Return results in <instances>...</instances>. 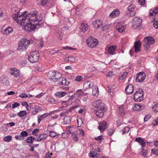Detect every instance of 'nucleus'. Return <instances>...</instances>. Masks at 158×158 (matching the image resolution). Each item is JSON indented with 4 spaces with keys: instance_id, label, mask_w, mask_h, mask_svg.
<instances>
[{
    "instance_id": "052dcab7",
    "label": "nucleus",
    "mask_w": 158,
    "mask_h": 158,
    "mask_svg": "<svg viewBox=\"0 0 158 158\" xmlns=\"http://www.w3.org/2000/svg\"><path fill=\"white\" fill-rule=\"evenodd\" d=\"M127 74L128 73L127 72H125L123 74H122L121 75V78H122V79H124L126 78Z\"/></svg>"
},
{
    "instance_id": "4be33fe9",
    "label": "nucleus",
    "mask_w": 158,
    "mask_h": 158,
    "mask_svg": "<svg viewBox=\"0 0 158 158\" xmlns=\"http://www.w3.org/2000/svg\"><path fill=\"white\" fill-rule=\"evenodd\" d=\"M66 94L65 92H57L54 94V95L57 98H61L65 96Z\"/></svg>"
},
{
    "instance_id": "1a4fd4ad",
    "label": "nucleus",
    "mask_w": 158,
    "mask_h": 158,
    "mask_svg": "<svg viewBox=\"0 0 158 158\" xmlns=\"http://www.w3.org/2000/svg\"><path fill=\"white\" fill-rule=\"evenodd\" d=\"M142 22L141 19L137 17H135L132 21V27L134 29H136L141 25Z\"/></svg>"
},
{
    "instance_id": "a18cd8bd",
    "label": "nucleus",
    "mask_w": 158,
    "mask_h": 158,
    "mask_svg": "<svg viewBox=\"0 0 158 158\" xmlns=\"http://www.w3.org/2000/svg\"><path fill=\"white\" fill-rule=\"evenodd\" d=\"M152 153L156 156H158V149L156 148L155 149H151Z\"/></svg>"
},
{
    "instance_id": "9b49d317",
    "label": "nucleus",
    "mask_w": 158,
    "mask_h": 158,
    "mask_svg": "<svg viewBox=\"0 0 158 158\" xmlns=\"http://www.w3.org/2000/svg\"><path fill=\"white\" fill-rule=\"evenodd\" d=\"M40 17V15H39L38 13L35 10L31 11L30 13L27 15V20H32L33 19V17H35V18H38V17Z\"/></svg>"
},
{
    "instance_id": "a211bd4d",
    "label": "nucleus",
    "mask_w": 158,
    "mask_h": 158,
    "mask_svg": "<svg viewBox=\"0 0 158 158\" xmlns=\"http://www.w3.org/2000/svg\"><path fill=\"white\" fill-rule=\"evenodd\" d=\"M116 28L117 30L120 32H122L125 30L126 28L125 25L121 24L120 23H118L116 26Z\"/></svg>"
},
{
    "instance_id": "bb28decb",
    "label": "nucleus",
    "mask_w": 158,
    "mask_h": 158,
    "mask_svg": "<svg viewBox=\"0 0 158 158\" xmlns=\"http://www.w3.org/2000/svg\"><path fill=\"white\" fill-rule=\"evenodd\" d=\"M149 13L150 15L151 16L158 15V7L156 8L153 10H150Z\"/></svg>"
},
{
    "instance_id": "423d86ee",
    "label": "nucleus",
    "mask_w": 158,
    "mask_h": 158,
    "mask_svg": "<svg viewBox=\"0 0 158 158\" xmlns=\"http://www.w3.org/2000/svg\"><path fill=\"white\" fill-rule=\"evenodd\" d=\"M154 42L153 38L151 37H147L143 40L144 49L148 50L150 48V45L153 44Z\"/></svg>"
},
{
    "instance_id": "a19ab883",
    "label": "nucleus",
    "mask_w": 158,
    "mask_h": 158,
    "mask_svg": "<svg viewBox=\"0 0 158 158\" xmlns=\"http://www.w3.org/2000/svg\"><path fill=\"white\" fill-rule=\"evenodd\" d=\"M20 135L23 138H24L28 135V134L26 131H23L21 132Z\"/></svg>"
},
{
    "instance_id": "9d476101",
    "label": "nucleus",
    "mask_w": 158,
    "mask_h": 158,
    "mask_svg": "<svg viewBox=\"0 0 158 158\" xmlns=\"http://www.w3.org/2000/svg\"><path fill=\"white\" fill-rule=\"evenodd\" d=\"M33 19L32 20H27L28 22L31 23V24H34L36 26H39L43 23L42 17H39L38 18L33 17Z\"/></svg>"
},
{
    "instance_id": "58836bf2",
    "label": "nucleus",
    "mask_w": 158,
    "mask_h": 158,
    "mask_svg": "<svg viewBox=\"0 0 158 158\" xmlns=\"http://www.w3.org/2000/svg\"><path fill=\"white\" fill-rule=\"evenodd\" d=\"M12 139V136L11 135H8L5 137L3 138V140L4 141L6 142H9Z\"/></svg>"
},
{
    "instance_id": "412c9836",
    "label": "nucleus",
    "mask_w": 158,
    "mask_h": 158,
    "mask_svg": "<svg viewBox=\"0 0 158 158\" xmlns=\"http://www.w3.org/2000/svg\"><path fill=\"white\" fill-rule=\"evenodd\" d=\"M120 14L119 11L118 9L114 10L110 15L109 16L110 17L114 18L116 16L119 15Z\"/></svg>"
},
{
    "instance_id": "c9c22d12",
    "label": "nucleus",
    "mask_w": 158,
    "mask_h": 158,
    "mask_svg": "<svg viewBox=\"0 0 158 158\" xmlns=\"http://www.w3.org/2000/svg\"><path fill=\"white\" fill-rule=\"evenodd\" d=\"M135 7L134 4H131L127 8V9L130 12H132L134 10H135Z\"/></svg>"
},
{
    "instance_id": "3c124183",
    "label": "nucleus",
    "mask_w": 158,
    "mask_h": 158,
    "mask_svg": "<svg viewBox=\"0 0 158 158\" xmlns=\"http://www.w3.org/2000/svg\"><path fill=\"white\" fill-rule=\"evenodd\" d=\"M56 132L51 131L50 132L49 136L51 137H54L56 136Z\"/></svg>"
},
{
    "instance_id": "8fccbe9b",
    "label": "nucleus",
    "mask_w": 158,
    "mask_h": 158,
    "mask_svg": "<svg viewBox=\"0 0 158 158\" xmlns=\"http://www.w3.org/2000/svg\"><path fill=\"white\" fill-rule=\"evenodd\" d=\"M119 112L123 115L124 113V107L123 106H122L119 107Z\"/></svg>"
},
{
    "instance_id": "5fc2aeb1",
    "label": "nucleus",
    "mask_w": 158,
    "mask_h": 158,
    "mask_svg": "<svg viewBox=\"0 0 158 158\" xmlns=\"http://www.w3.org/2000/svg\"><path fill=\"white\" fill-rule=\"evenodd\" d=\"M114 75V73L111 71L107 73L106 76L109 77H111Z\"/></svg>"
},
{
    "instance_id": "72a5a7b5",
    "label": "nucleus",
    "mask_w": 158,
    "mask_h": 158,
    "mask_svg": "<svg viewBox=\"0 0 158 158\" xmlns=\"http://www.w3.org/2000/svg\"><path fill=\"white\" fill-rule=\"evenodd\" d=\"M34 140L35 138L32 136L28 137L26 139L27 143H32Z\"/></svg>"
},
{
    "instance_id": "69168bd1",
    "label": "nucleus",
    "mask_w": 158,
    "mask_h": 158,
    "mask_svg": "<svg viewBox=\"0 0 158 158\" xmlns=\"http://www.w3.org/2000/svg\"><path fill=\"white\" fill-rule=\"evenodd\" d=\"M78 131H79L80 134L82 136H84V132L83 130L82 129H79Z\"/></svg>"
},
{
    "instance_id": "2f4dec72",
    "label": "nucleus",
    "mask_w": 158,
    "mask_h": 158,
    "mask_svg": "<svg viewBox=\"0 0 158 158\" xmlns=\"http://www.w3.org/2000/svg\"><path fill=\"white\" fill-rule=\"evenodd\" d=\"M55 71H50L47 73V76L49 79L54 78Z\"/></svg>"
},
{
    "instance_id": "bf43d9fd",
    "label": "nucleus",
    "mask_w": 158,
    "mask_h": 158,
    "mask_svg": "<svg viewBox=\"0 0 158 158\" xmlns=\"http://www.w3.org/2000/svg\"><path fill=\"white\" fill-rule=\"evenodd\" d=\"M49 2L48 0H42L41 3L43 6H44Z\"/></svg>"
},
{
    "instance_id": "c03bdc74",
    "label": "nucleus",
    "mask_w": 158,
    "mask_h": 158,
    "mask_svg": "<svg viewBox=\"0 0 158 158\" xmlns=\"http://www.w3.org/2000/svg\"><path fill=\"white\" fill-rule=\"evenodd\" d=\"M1 82L6 85H10L9 81L7 80H1Z\"/></svg>"
},
{
    "instance_id": "6ab92c4d",
    "label": "nucleus",
    "mask_w": 158,
    "mask_h": 158,
    "mask_svg": "<svg viewBox=\"0 0 158 158\" xmlns=\"http://www.w3.org/2000/svg\"><path fill=\"white\" fill-rule=\"evenodd\" d=\"M135 141L140 144L142 147L145 146L146 142L141 137L137 138L135 139Z\"/></svg>"
},
{
    "instance_id": "f3484780",
    "label": "nucleus",
    "mask_w": 158,
    "mask_h": 158,
    "mask_svg": "<svg viewBox=\"0 0 158 158\" xmlns=\"http://www.w3.org/2000/svg\"><path fill=\"white\" fill-rule=\"evenodd\" d=\"M93 86H94L93 83L89 81H87L83 84V88L85 89H89L91 87L92 88Z\"/></svg>"
},
{
    "instance_id": "603ef678",
    "label": "nucleus",
    "mask_w": 158,
    "mask_h": 158,
    "mask_svg": "<svg viewBox=\"0 0 158 158\" xmlns=\"http://www.w3.org/2000/svg\"><path fill=\"white\" fill-rule=\"evenodd\" d=\"M75 59L74 57L72 56H69L68 57V61L74 63L75 61Z\"/></svg>"
},
{
    "instance_id": "a878e982",
    "label": "nucleus",
    "mask_w": 158,
    "mask_h": 158,
    "mask_svg": "<svg viewBox=\"0 0 158 158\" xmlns=\"http://www.w3.org/2000/svg\"><path fill=\"white\" fill-rule=\"evenodd\" d=\"M54 78L51 79H60L61 78L62 79L64 78V77H62V74L60 72L58 71H55V75L54 76Z\"/></svg>"
},
{
    "instance_id": "5701e85b",
    "label": "nucleus",
    "mask_w": 158,
    "mask_h": 158,
    "mask_svg": "<svg viewBox=\"0 0 158 158\" xmlns=\"http://www.w3.org/2000/svg\"><path fill=\"white\" fill-rule=\"evenodd\" d=\"M146 76V75L144 72H140L137 75L135 79H145Z\"/></svg>"
},
{
    "instance_id": "37998d69",
    "label": "nucleus",
    "mask_w": 158,
    "mask_h": 158,
    "mask_svg": "<svg viewBox=\"0 0 158 158\" xmlns=\"http://www.w3.org/2000/svg\"><path fill=\"white\" fill-rule=\"evenodd\" d=\"M26 61L25 60H20L18 61V63L21 66H24L26 63Z\"/></svg>"
},
{
    "instance_id": "f03ea898",
    "label": "nucleus",
    "mask_w": 158,
    "mask_h": 158,
    "mask_svg": "<svg viewBox=\"0 0 158 158\" xmlns=\"http://www.w3.org/2000/svg\"><path fill=\"white\" fill-rule=\"evenodd\" d=\"M93 105L97 109L95 111L96 115L99 117H102L106 110V106L100 100L94 102Z\"/></svg>"
},
{
    "instance_id": "4c0bfd02",
    "label": "nucleus",
    "mask_w": 158,
    "mask_h": 158,
    "mask_svg": "<svg viewBox=\"0 0 158 158\" xmlns=\"http://www.w3.org/2000/svg\"><path fill=\"white\" fill-rule=\"evenodd\" d=\"M72 137L74 141H77L78 140V138L77 136V134L74 132L72 135Z\"/></svg>"
},
{
    "instance_id": "f8f14e48",
    "label": "nucleus",
    "mask_w": 158,
    "mask_h": 158,
    "mask_svg": "<svg viewBox=\"0 0 158 158\" xmlns=\"http://www.w3.org/2000/svg\"><path fill=\"white\" fill-rule=\"evenodd\" d=\"M9 72L11 75H13L16 78H17L19 76L20 72L18 69L16 68H10Z\"/></svg>"
},
{
    "instance_id": "20e7f679",
    "label": "nucleus",
    "mask_w": 158,
    "mask_h": 158,
    "mask_svg": "<svg viewBox=\"0 0 158 158\" xmlns=\"http://www.w3.org/2000/svg\"><path fill=\"white\" fill-rule=\"evenodd\" d=\"M92 24L94 28L96 29L99 28L102 30H106L109 27L108 25L104 24L103 22L99 19L94 21Z\"/></svg>"
},
{
    "instance_id": "c756f323",
    "label": "nucleus",
    "mask_w": 158,
    "mask_h": 158,
    "mask_svg": "<svg viewBox=\"0 0 158 158\" xmlns=\"http://www.w3.org/2000/svg\"><path fill=\"white\" fill-rule=\"evenodd\" d=\"M96 151V150L94 149L91 150L89 154V156L93 157L96 156L97 155V153Z\"/></svg>"
},
{
    "instance_id": "338daca9",
    "label": "nucleus",
    "mask_w": 158,
    "mask_h": 158,
    "mask_svg": "<svg viewBox=\"0 0 158 158\" xmlns=\"http://www.w3.org/2000/svg\"><path fill=\"white\" fill-rule=\"evenodd\" d=\"M145 0H139L138 2L140 5H143L145 3Z\"/></svg>"
},
{
    "instance_id": "79ce46f5",
    "label": "nucleus",
    "mask_w": 158,
    "mask_h": 158,
    "mask_svg": "<svg viewBox=\"0 0 158 158\" xmlns=\"http://www.w3.org/2000/svg\"><path fill=\"white\" fill-rule=\"evenodd\" d=\"M130 130V128L127 127H124L122 130L123 134L127 133Z\"/></svg>"
},
{
    "instance_id": "473e14b6",
    "label": "nucleus",
    "mask_w": 158,
    "mask_h": 158,
    "mask_svg": "<svg viewBox=\"0 0 158 158\" xmlns=\"http://www.w3.org/2000/svg\"><path fill=\"white\" fill-rule=\"evenodd\" d=\"M64 124H69L71 122V120L70 117L67 116L64 118Z\"/></svg>"
},
{
    "instance_id": "49530a36",
    "label": "nucleus",
    "mask_w": 158,
    "mask_h": 158,
    "mask_svg": "<svg viewBox=\"0 0 158 158\" xmlns=\"http://www.w3.org/2000/svg\"><path fill=\"white\" fill-rule=\"evenodd\" d=\"M66 80H62L61 81H59L57 83L59 85H65V81Z\"/></svg>"
},
{
    "instance_id": "2eb2a0df",
    "label": "nucleus",
    "mask_w": 158,
    "mask_h": 158,
    "mask_svg": "<svg viewBox=\"0 0 158 158\" xmlns=\"http://www.w3.org/2000/svg\"><path fill=\"white\" fill-rule=\"evenodd\" d=\"M117 48L116 46H112L107 48V51L109 54L114 55L115 53V50Z\"/></svg>"
},
{
    "instance_id": "0e129e2a",
    "label": "nucleus",
    "mask_w": 158,
    "mask_h": 158,
    "mask_svg": "<svg viewBox=\"0 0 158 158\" xmlns=\"http://www.w3.org/2000/svg\"><path fill=\"white\" fill-rule=\"evenodd\" d=\"M39 132V130L38 129H35L32 132V134L33 135H36V133Z\"/></svg>"
},
{
    "instance_id": "13d9d810",
    "label": "nucleus",
    "mask_w": 158,
    "mask_h": 158,
    "mask_svg": "<svg viewBox=\"0 0 158 158\" xmlns=\"http://www.w3.org/2000/svg\"><path fill=\"white\" fill-rule=\"evenodd\" d=\"M33 156L35 158H39V156L38 153L37 152L35 151Z\"/></svg>"
},
{
    "instance_id": "ddd939ff",
    "label": "nucleus",
    "mask_w": 158,
    "mask_h": 158,
    "mask_svg": "<svg viewBox=\"0 0 158 158\" xmlns=\"http://www.w3.org/2000/svg\"><path fill=\"white\" fill-rule=\"evenodd\" d=\"M125 90L128 94H132L134 91L133 85L131 84H128L126 87Z\"/></svg>"
},
{
    "instance_id": "aec40b11",
    "label": "nucleus",
    "mask_w": 158,
    "mask_h": 158,
    "mask_svg": "<svg viewBox=\"0 0 158 158\" xmlns=\"http://www.w3.org/2000/svg\"><path fill=\"white\" fill-rule=\"evenodd\" d=\"M80 31L85 33L88 29V26L87 24H85L84 23H82L79 27Z\"/></svg>"
},
{
    "instance_id": "ea45409f",
    "label": "nucleus",
    "mask_w": 158,
    "mask_h": 158,
    "mask_svg": "<svg viewBox=\"0 0 158 158\" xmlns=\"http://www.w3.org/2000/svg\"><path fill=\"white\" fill-rule=\"evenodd\" d=\"M27 113L26 111H21L19 113H18V116L20 117H23L26 115Z\"/></svg>"
},
{
    "instance_id": "774afa93",
    "label": "nucleus",
    "mask_w": 158,
    "mask_h": 158,
    "mask_svg": "<svg viewBox=\"0 0 158 158\" xmlns=\"http://www.w3.org/2000/svg\"><path fill=\"white\" fill-rule=\"evenodd\" d=\"M95 139L97 140L102 141V136H99L98 137H95Z\"/></svg>"
},
{
    "instance_id": "e2e57ef3",
    "label": "nucleus",
    "mask_w": 158,
    "mask_h": 158,
    "mask_svg": "<svg viewBox=\"0 0 158 158\" xmlns=\"http://www.w3.org/2000/svg\"><path fill=\"white\" fill-rule=\"evenodd\" d=\"M153 25L156 28H158V20L155 21L153 23Z\"/></svg>"
},
{
    "instance_id": "de8ad7c7",
    "label": "nucleus",
    "mask_w": 158,
    "mask_h": 158,
    "mask_svg": "<svg viewBox=\"0 0 158 158\" xmlns=\"http://www.w3.org/2000/svg\"><path fill=\"white\" fill-rule=\"evenodd\" d=\"M39 136L41 140L46 139L48 137V135L46 134H42Z\"/></svg>"
},
{
    "instance_id": "7ed1b4c3",
    "label": "nucleus",
    "mask_w": 158,
    "mask_h": 158,
    "mask_svg": "<svg viewBox=\"0 0 158 158\" xmlns=\"http://www.w3.org/2000/svg\"><path fill=\"white\" fill-rule=\"evenodd\" d=\"M30 44V41L27 39H22L19 42L17 50L19 51H23L27 48Z\"/></svg>"
},
{
    "instance_id": "864d4df0",
    "label": "nucleus",
    "mask_w": 158,
    "mask_h": 158,
    "mask_svg": "<svg viewBox=\"0 0 158 158\" xmlns=\"http://www.w3.org/2000/svg\"><path fill=\"white\" fill-rule=\"evenodd\" d=\"M15 138L19 140H23L24 139V138H23L22 136H21L20 135H16L15 136Z\"/></svg>"
},
{
    "instance_id": "09e8293b",
    "label": "nucleus",
    "mask_w": 158,
    "mask_h": 158,
    "mask_svg": "<svg viewBox=\"0 0 158 158\" xmlns=\"http://www.w3.org/2000/svg\"><path fill=\"white\" fill-rule=\"evenodd\" d=\"M77 121L78 125H80V126L83 123V121L81 118H79L78 119H77Z\"/></svg>"
},
{
    "instance_id": "4468645a",
    "label": "nucleus",
    "mask_w": 158,
    "mask_h": 158,
    "mask_svg": "<svg viewBox=\"0 0 158 158\" xmlns=\"http://www.w3.org/2000/svg\"><path fill=\"white\" fill-rule=\"evenodd\" d=\"M141 43L139 41H136L134 43V48L135 52H138L141 51Z\"/></svg>"
},
{
    "instance_id": "393cba45",
    "label": "nucleus",
    "mask_w": 158,
    "mask_h": 158,
    "mask_svg": "<svg viewBox=\"0 0 158 158\" xmlns=\"http://www.w3.org/2000/svg\"><path fill=\"white\" fill-rule=\"evenodd\" d=\"M92 94L94 96H97L98 95L99 90L98 87L96 86L92 87Z\"/></svg>"
},
{
    "instance_id": "e433bc0d",
    "label": "nucleus",
    "mask_w": 158,
    "mask_h": 158,
    "mask_svg": "<svg viewBox=\"0 0 158 158\" xmlns=\"http://www.w3.org/2000/svg\"><path fill=\"white\" fill-rule=\"evenodd\" d=\"M68 130H69V131H67L66 133L67 134H73L74 132L73 131V130L74 128L71 127H69L67 128Z\"/></svg>"
},
{
    "instance_id": "0eeeda50",
    "label": "nucleus",
    "mask_w": 158,
    "mask_h": 158,
    "mask_svg": "<svg viewBox=\"0 0 158 158\" xmlns=\"http://www.w3.org/2000/svg\"><path fill=\"white\" fill-rule=\"evenodd\" d=\"M39 52L37 51H34L31 53L28 59L32 63H35L38 61L40 57Z\"/></svg>"
},
{
    "instance_id": "f704fd0d",
    "label": "nucleus",
    "mask_w": 158,
    "mask_h": 158,
    "mask_svg": "<svg viewBox=\"0 0 158 158\" xmlns=\"http://www.w3.org/2000/svg\"><path fill=\"white\" fill-rule=\"evenodd\" d=\"M77 98H78L82 96L83 94V92L81 89H78L77 90L76 93H75Z\"/></svg>"
},
{
    "instance_id": "39448f33",
    "label": "nucleus",
    "mask_w": 158,
    "mask_h": 158,
    "mask_svg": "<svg viewBox=\"0 0 158 158\" xmlns=\"http://www.w3.org/2000/svg\"><path fill=\"white\" fill-rule=\"evenodd\" d=\"M133 99L135 101L137 102H141L143 100V92L142 89H139L135 92Z\"/></svg>"
},
{
    "instance_id": "4d7b16f0",
    "label": "nucleus",
    "mask_w": 158,
    "mask_h": 158,
    "mask_svg": "<svg viewBox=\"0 0 158 158\" xmlns=\"http://www.w3.org/2000/svg\"><path fill=\"white\" fill-rule=\"evenodd\" d=\"M27 95L26 93H23L19 95V97L22 98H27Z\"/></svg>"
},
{
    "instance_id": "680f3d73",
    "label": "nucleus",
    "mask_w": 158,
    "mask_h": 158,
    "mask_svg": "<svg viewBox=\"0 0 158 158\" xmlns=\"http://www.w3.org/2000/svg\"><path fill=\"white\" fill-rule=\"evenodd\" d=\"M151 116L150 115H147L145 116L144 118V122L147 121L148 119H149Z\"/></svg>"
},
{
    "instance_id": "cd10ccee",
    "label": "nucleus",
    "mask_w": 158,
    "mask_h": 158,
    "mask_svg": "<svg viewBox=\"0 0 158 158\" xmlns=\"http://www.w3.org/2000/svg\"><path fill=\"white\" fill-rule=\"evenodd\" d=\"M40 110L39 106H34L32 110L31 113L33 115H35Z\"/></svg>"
},
{
    "instance_id": "c85d7f7f",
    "label": "nucleus",
    "mask_w": 158,
    "mask_h": 158,
    "mask_svg": "<svg viewBox=\"0 0 158 158\" xmlns=\"http://www.w3.org/2000/svg\"><path fill=\"white\" fill-rule=\"evenodd\" d=\"M13 31V30L10 27H7L4 30V34L8 35L12 33Z\"/></svg>"
},
{
    "instance_id": "6e6552de",
    "label": "nucleus",
    "mask_w": 158,
    "mask_h": 158,
    "mask_svg": "<svg viewBox=\"0 0 158 158\" xmlns=\"http://www.w3.org/2000/svg\"><path fill=\"white\" fill-rule=\"evenodd\" d=\"M86 42L88 46L91 48L95 47L98 44L97 40L91 37L87 39Z\"/></svg>"
},
{
    "instance_id": "6e6d98bb",
    "label": "nucleus",
    "mask_w": 158,
    "mask_h": 158,
    "mask_svg": "<svg viewBox=\"0 0 158 158\" xmlns=\"http://www.w3.org/2000/svg\"><path fill=\"white\" fill-rule=\"evenodd\" d=\"M20 104L18 102H15L13 103L12 105V108H15L19 106Z\"/></svg>"
},
{
    "instance_id": "7c9ffc66",
    "label": "nucleus",
    "mask_w": 158,
    "mask_h": 158,
    "mask_svg": "<svg viewBox=\"0 0 158 158\" xmlns=\"http://www.w3.org/2000/svg\"><path fill=\"white\" fill-rule=\"evenodd\" d=\"M152 109L154 112L157 113L158 112V102L154 103L152 107Z\"/></svg>"
},
{
    "instance_id": "dca6fc26",
    "label": "nucleus",
    "mask_w": 158,
    "mask_h": 158,
    "mask_svg": "<svg viewBox=\"0 0 158 158\" xmlns=\"http://www.w3.org/2000/svg\"><path fill=\"white\" fill-rule=\"evenodd\" d=\"M98 129L101 132L103 131L106 128L107 123L106 121H103L99 123Z\"/></svg>"
},
{
    "instance_id": "f257e3e1",
    "label": "nucleus",
    "mask_w": 158,
    "mask_h": 158,
    "mask_svg": "<svg viewBox=\"0 0 158 158\" xmlns=\"http://www.w3.org/2000/svg\"><path fill=\"white\" fill-rule=\"evenodd\" d=\"M13 19L16 22L22 25V28L26 31L28 32H30L33 31L37 26L31 23L24 22L27 19V11H25L23 13H21L19 12L16 14L13 15Z\"/></svg>"
},
{
    "instance_id": "b1692460",
    "label": "nucleus",
    "mask_w": 158,
    "mask_h": 158,
    "mask_svg": "<svg viewBox=\"0 0 158 158\" xmlns=\"http://www.w3.org/2000/svg\"><path fill=\"white\" fill-rule=\"evenodd\" d=\"M144 107V105L141 106L140 105L135 104L134 107H133V110L135 111H140Z\"/></svg>"
}]
</instances>
